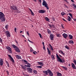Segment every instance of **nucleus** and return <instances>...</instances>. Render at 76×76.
Returning <instances> with one entry per match:
<instances>
[{
    "label": "nucleus",
    "mask_w": 76,
    "mask_h": 76,
    "mask_svg": "<svg viewBox=\"0 0 76 76\" xmlns=\"http://www.w3.org/2000/svg\"><path fill=\"white\" fill-rule=\"evenodd\" d=\"M28 41H29V42H31V43H32L33 44H34V42H32L30 41L29 39H28Z\"/></svg>",
    "instance_id": "43"
},
{
    "label": "nucleus",
    "mask_w": 76,
    "mask_h": 76,
    "mask_svg": "<svg viewBox=\"0 0 76 76\" xmlns=\"http://www.w3.org/2000/svg\"><path fill=\"white\" fill-rule=\"evenodd\" d=\"M43 2L42 3V4L43 6H44L45 7H46L47 9H49V8H48V4L45 0H42Z\"/></svg>",
    "instance_id": "3"
},
{
    "label": "nucleus",
    "mask_w": 76,
    "mask_h": 76,
    "mask_svg": "<svg viewBox=\"0 0 76 76\" xmlns=\"http://www.w3.org/2000/svg\"><path fill=\"white\" fill-rule=\"evenodd\" d=\"M56 56L57 58V61H59L60 62L62 63H64V62L66 61H65L64 59H61L59 57V56H58L57 54H56Z\"/></svg>",
    "instance_id": "2"
},
{
    "label": "nucleus",
    "mask_w": 76,
    "mask_h": 76,
    "mask_svg": "<svg viewBox=\"0 0 76 76\" xmlns=\"http://www.w3.org/2000/svg\"><path fill=\"white\" fill-rule=\"evenodd\" d=\"M6 48L7 50H11V48L10 47L7 46L6 47Z\"/></svg>",
    "instance_id": "32"
},
{
    "label": "nucleus",
    "mask_w": 76,
    "mask_h": 76,
    "mask_svg": "<svg viewBox=\"0 0 76 76\" xmlns=\"http://www.w3.org/2000/svg\"><path fill=\"white\" fill-rule=\"evenodd\" d=\"M69 12H72V10H69Z\"/></svg>",
    "instance_id": "64"
},
{
    "label": "nucleus",
    "mask_w": 76,
    "mask_h": 76,
    "mask_svg": "<svg viewBox=\"0 0 76 76\" xmlns=\"http://www.w3.org/2000/svg\"><path fill=\"white\" fill-rule=\"evenodd\" d=\"M39 35L40 38H42V36H41V34H40V33L39 34Z\"/></svg>",
    "instance_id": "45"
},
{
    "label": "nucleus",
    "mask_w": 76,
    "mask_h": 76,
    "mask_svg": "<svg viewBox=\"0 0 76 76\" xmlns=\"http://www.w3.org/2000/svg\"><path fill=\"white\" fill-rule=\"evenodd\" d=\"M45 12V11L42 10H39V13H44Z\"/></svg>",
    "instance_id": "13"
},
{
    "label": "nucleus",
    "mask_w": 76,
    "mask_h": 76,
    "mask_svg": "<svg viewBox=\"0 0 76 76\" xmlns=\"http://www.w3.org/2000/svg\"><path fill=\"white\" fill-rule=\"evenodd\" d=\"M68 66H69V67H70V64H68Z\"/></svg>",
    "instance_id": "59"
},
{
    "label": "nucleus",
    "mask_w": 76,
    "mask_h": 76,
    "mask_svg": "<svg viewBox=\"0 0 76 76\" xmlns=\"http://www.w3.org/2000/svg\"><path fill=\"white\" fill-rule=\"evenodd\" d=\"M57 75L58 76H61L62 75L61 73L58 72L57 73Z\"/></svg>",
    "instance_id": "27"
},
{
    "label": "nucleus",
    "mask_w": 76,
    "mask_h": 76,
    "mask_svg": "<svg viewBox=\"0 0 76 76\" xmlns=\"http://www.w3.org/2000/svg\"><path fill=\"white\" fill-rule=\"evenodd\" d=\"M12 46L13 48L15 49L16 52H17V53H20V50L17 46H16V45H13Z\"/></svg>",
    "instance_id": "4"
},
{
    "label": "nucleus",
    "mask_w": 76,
    "mask_h": 76,
    "mask_svg": "<svg viewBox=\"0 0 76 76\" xmlns=\"http://www.w3.org/2000/svg\"><path fill=\"white\" fill-rule=\"evenodd\" d=\"M61 15H62V16H63V15H66V14L64 12H61Z\"/></svg>",
    "instance_id": "26"
},
{
    "label": "nucleus",
    "mask_w": 76,
    "mask_h": 76,
    "mask_svg": "<svg viewBox=\"0 0 76 76\" xmlns=\"http://www.w3.org/2000/svg\"><path fill=\"white\" fill-rule=\"evenodd\" d=\"M8 56L9 57H10V58H11L12 61V62H13V63H14V62H15V61H14V60L13 58L12 57V56H10V55H8Z\"/></svg>",
    "instance_id": "14"
},
{
    "label": "nucleus",
    "mask_w": 76,
    "mask_h": 76,
    "mask_svg": "<svg viewBox=\"0 0 76 76\" xmlns=\"http://www.w3.org/2000/svg\"><path fill=\"white\" fill-rule=\"evenodd\" d=\"M4 61H3V59L2 58H1L0 60V66H2L3 64V62Z\"/></svg>",
    "instance_id": "9"
},
{
    "label": "nucleus",
    "mask_w": 76,
    "mask_h": 76,
    "mask_svg": "<svg viewBox=\"0 0 76 76\" xmlns=\"http://www.w3.org/2000/svg\"><path fill=\"white\" fill-rule=\"evenodd\" d=\"M0 42L1 43H2L3 42V41H2V39L1 38H0Z\"/></svg>",
    "instance_id": "40"
},
{
    "label": "nucleus",
    "mask_w": 76,
    "mask_h": 76,
    "mask_svg": "<svg viewBox=\"0 0 76 76\" xmlns=\"http://www.w3.org/2000/svg\"><path fill=\"white\" fill-rule=\"evenodd\" d=\"M4 16V15L3 12H0V20H1V22H5L6 19Z\"/></svg>",
    "instance_id": "1"
},
{
    "label": "nucleus",
    "mask_w": 76,
    "mask_h": 76,
    "mask_svg": "<svg viewBox=\"0 0 76 76\" xmlns=\"http://www.w3.org/2000/svg\"><path fill=\"white\" fill-rule=\"evenodd\" d=\"M29 10H30V12H32V10H31V9H30V8H29Z\"/></svg>",
    "instance_id": "60"
},
{
    "label": "nucleus",
    "mask_w": 76,
    "mask_h": 76,
    "mask_svg": "<svg viewBox=\"0 0 76 76\" xmlns=\"http://www.w3.org/2000/svg\"><path fill=\"white\" fill-rule=\"evenodd\" d=\"M26 64H27V65H26V67H31V64L28 63H26Z\"/></svg>",
    "instance_id": "19"
},
{
    "label": "nucleus",
    "mask_w": 76,
    "mask_h": 76,
    "mask_svg": "<svg viewBox=\"0 0 76 76\" xmlns=\"http://www.w3.org/2000/svg\"><path fill=\"white\" fill-rule=\"evenodd\" d=\"M21 66L23 69H26V65H21Z\"/></svg>",
    "instance_id": "15"
},
{
    "label": "nucleus",
    "mask_w": 76,
    "mask_h": 76,
    "mask_svg": "<svg viewBox=\"0 0 76 76\" xmlns=\"http://www.w3.org/2000/svg\"><path fill=\"white\" fill-rule=\"evenodd\" d=\"M68 20L69 21V22H70V20H71V18H70V17L69 16H68Z\"/></svg>",
    "instance_id": "31"
},
{
    "label": "nucleus",
    "mask_w": 76,
    "mask_h": 76,
    "mask_svg": "<svg viewBox=\"0 0 76 76\" xmlns=\"http://www.w3.org/2000/svg\"><path fill=\"white\" fill-rule=\"evenodd\" d=\"M51 57L53 60H54L55 59V57H54L53 55H51Z\"/></svg>",
    "instance_id": "35"
},
{
    "label": "nucleus",
    "mask_w": 76,
    "mask_h": 76,
    "mask_svg": "<svg viewBox=\"0 0 76 76\" xmlns=\"http://www.w3.org/2000/svg\"><path fill=\"white\" fill-rule=\"evenodd\" d=\"M56 35L57 37H61V34H56Z\"/></svg>",
    "instance_id": "25"
},
{
    "label": "nucleus",
    "mask_w": 76,
    "mask_h": 76,
    "mask_svg": "<svg viewBox=\"0 0 76 76\" xmlns=\"http://www.w3.org/2000/svg\"><path fill=\"white\" fill-rule=\"evenodd\" d=\"M63 20H64V21L65 22H67L65 19H64V18H62Z\"/></svg>",
    "instance_id": "54"
},
{
    "label": "nucleus",
    "mask_w": 76,
    "mask_h": 76,
    "mask_svg": "<svg viewBox=\"0 0 76 76\" xmlns=\"http://www.w3.org/2000/svg\"><path fill=\"white\" fill-rule=\"evenodd\" d=\"M31 15L32 16H34V12L32 11V12H31Z\"/></svg>",
    "instance_id": "41"
},
{
    "label": "nucleus",
    "mask_w": 76,
    "mask_h": 76,
    "mask_svg": "<svg viewBox=\"0 0 76 76\" xmlns=\"http://www.w3.org/2000/svg\"><path fill=\"white\" fill-rule=\"evenodd\" d=\"M48 26H49L50 28H55V27L54 26V25L53 24H52L51 25V24H48Z\"/></svg>",
    "instance_id": "11"
},
{
    "label": "nucleus",
    "mask_w": 76,
    "mask_h": 76,
    "mask_svg": "<svg viewBox=\"0 0 76 76\" xmlns=\"http://www.w3.org/2000/svg\"><path fill=\"white\" fill-rule=\"evenodd\" d=\"M74 20V21H76V18H74L73 19Z\"/></svg>",
    "instance_id": "57"
},
{
    "label": "nucleus",
    "mask_w": 76,
    "mask_h": 76,
    "mask_svg": "<svg viewBox=\"0 0 76 76\" xmlns=\"http://www.w3.org/2000/svg\"><path fill=\"white\" fill-rule=\"evenodd\" d=\"M7 38L8 37H10V33L9 31H6L5 32Z\"/></svg>",
    "instance_id": "7"
},
{
    "label": "nucleus",
    "mask_w": 76,
    "mask_h": 76,
    "mask_svg": "<svg viewBox=\"0 0 76 76\" xmlns=\"http://www.w3.org/2000/svg\"><path fill=\"white\" fill-rule=\"evenodd\" d=\"M49 45L50 46V48H51V49L52 50V51H53V48L52 47V46H51V45L50 44H49Z\"/></svg>",
    "instance_id": "28"
},
{
    "label": "nucleus",
    "mask_w": 76,
    "mask_h": 76,
    "mask_svg": "<svg viewBox=\"0 0 76 76\" xmlns=\"http://www.w3.org/2000/svg\"><path fill=\"white\" fill-rule=\"evenodd\" d=\"M61 26L62 28L64 27V26L63 25V24H61Z\"/></svg>",
    "instance_id": "61"
},
{
    "label": "nucleus",
    "mask_w": 76,
    "mask_h": 76,
    "mask_svg": "<svg viewBox=\"0 0 76 76\" xmlns=\"http://www.w3.org/2000/svg\"><path fill=\"white\" fill-rule=\"evenodd\" d=\"M7 66H8V67H10V66H9V63H8V62H7Z\"/></svg>",
    "instance_id": "52"
},
{
    "label": "nucleus",
    "mask_w": 76,
    "mask_h": 76,
    "mask_svg": "<svg viewBox=\"0 0 76 76\" xmlns=\"http://www.w3.org/2000/svg\"><path fill=\"white\" fill-rule=\"evenodd\" d=\"M45 19L46 20V21H48V22H50V19L48 18V17H45Z\"/></svg>",
    "instance_id": "22"
},
{
    "label": "nucleus",
    "mask_w": 76,
    "mask_h": 76,
    "mask_svg": "<svg viewBox=\"0 0 76 76\" xmlns=\"http://www.w3.org/2000/svg\"><path fill=\"white\" fill-rule=\"evenodd\" d=\"M38 1L39 2H40V3H41V2H42L41 0H38Z\"/></svg>",
    "instance_id": "53"
},
{
    "label": "nucleus",
    "mask_w": 76,
    "mask_h": 76,
    "mask_svg": "<svg viewBox=\"0 0 76 76\" xmlns=\"http://www.w3.org/2000/svg\"><path fill=\"white\" fill-rule=\"evenodd\" d=\"M42 44L43 45V46H44V42H42Z\"/></svg>",
    "instance_id": "58"
},
{
    "label": "nucleus",
    "mask_w": 76,
    "mask_h": 76,
    "mask_svg": "<svg viewBox=\"0 0 76 76\" xmlns=\"http://www.w3.org/2000/svg\"><path fill=\"white\" fill-rule=\"evenodd\" d=\"M38 63H39V65H41V66H43V65H44V64H43V63L42 62H38Z\"/></svg>",
    "instance_id": "24"
},
{
    "label": "nucleus",
    "mask_w": 76,
    "mask_h": 76,
    "mask_svg": "<svg viewBox=\"0 0 76 76\" xmlns=\"http://www.w3.org/2000/svg\"><path fill=\"white\" fill-rule=\"evenodd\" d=\"M33 1H34L35 2H37V0H33Z\"/></svg>",
    "instance_id": "62"
},
{
    "label": "nucleus",
    "mask_w": 76,
    "mask_h": 76,
    "mask_svg": "<svg viewBox=\"0 0 76 76\" xmlns=\"http://www.w3.org/2000/svg\"><path fill=\"white\" fill-rule=\"evenodd\" d=\"M62 35H63V37H64V38H67V36H68L67 34H66L65 33L63 34H62Z\"/></svg>",
    "instance_id": "17"
},
{
    "label": "nucleus",
    "mask_w": 76,
    "mask_h": 76,
    "mask_svg": "<svg viewBox=\"0 0 76 76\" xmlns=\"http://www.w3.org/2000/svg\"><path fill=\"white\" fill-rule=\"evenodd\" d=\"M69 38L70 39H72L73 38V36L70 34L69 35Z\"/></svg>",
    "instance_id": "20"
},
{
    "label": "nucleus",
    "mask_w": 76,
    "mask_h": 76,
    "mask_svg": "<svg viewBox=\"0 0 76 76\" xmlns=\"http://www.w3.org/2000/svg\"><path fill=\"white\" fill-rule=\"evenodd\" d=\"M68 15H69V16H72V14L71 13H68Z\"/></svg>",
    "instance_id": "42"
},
{
    "label": "nucleus",
    "mask_w": 76,
    "mask_h": 76,
    "mask_svg": "<svg viewBox=\"0 0 76 76\" xmlns=\"http://www.w3.org/2000/svg\"><path fill=\"white\" fill-rule=\"evenodd\" d=\"M6 72L7 73V74L8 75H9V71H6Z\"/></svg>",
    "instance_id": "48"
},
{
    "label": "nucleus",
    "mask_w": 76,
    "mask_h": 76,
    "mask_svg": "<svg viewBox=\"0 0 76 76\" xmlns=\"http://www.w3.org/2000/svg\"><path fill=\"white\" fill-rule=\"evenodd\" d=\"M37 53V52H36V51H35V52H33V54H35H35H36V53Z\"/></svg>",
    "instance_id": "46"
},
{
    "label": "nucleus",
    "mask_w": 76,
    "mask_h": 76,
    "mask_svg": "<svg viewBox=\"0 0 76 76\" xmlns=\"http://www.w3.org/2000/svg\"><path fill=\"white\" fill-rule=\"evenodd\" d=\"M59 53H61V54H62V55H63L64 56V53H63V52L61 50H59Z\"/></svg>",
    "instance_id": "30"
},
{
    "label": "nucleus",
    "mask_w": 76,
    "mask_h": 76,
    "mask_svg": "<svg viewBox=\"0 0 76 76\" xmlns=\"http://www.w3.org/2000/svg\"><path fill=\"white\" fill-rule=\"evenodd\" d=\"M37 68H40V69H41V68H42V66H37Z\"/></svg>",
    "instance_id": "37"
},
{
    "label": "nucleus",
    "mask_w": 76,
    "mask_h": 76,
    "mask_svg": "<svg viewBox=\"0 0 76 76\" xmlns=\"http://www.w3.org/2000/svg\"><path fill=\"white\" fill-rule=\"evenodd\" d=\"M8 51L10 53H12V50L11 49L10 50H8Z\"/></svg>",
    "instance_id": "39"
},
{
    "label": "nucleus",
    "mask_w": 76,
    "mask_h": 76,
    "mask_svg": "<svg viewBox=\"0 0 76 76\" xmlns=\"http://www.w3.org/2000/svg\"><path fill=\"white\" fill-rule=\"evenodd\" d=\"M59 57H62V56H61V55H59Z\"/></svg>",
    "instance_id": "63"
},
{
    "label": "nucleus",
    "mask_w": 76,
    "mask_h": 76,
    "mask_svg": "<svg viewBox=\"0 0 76 76\" xmlns=\"http://www.w3.org/2000/svg\"><path fill=\"white\" fill-rule=\"evenodd\" d=\"M23 61L24 62V63H28V61H26L25 60H23Z\"/></svg>",
    "instance_id": "38"
},
{
    "label": "nucleus",
    "mask_w": 76,
    "mask_h": 76,
    "mask_svg": "<svg viewBox=\"0 0 76 76\" xmlns=\"http://www.w3.org/2000/svg\"><path fill=\"white\" fill-rule=\"evenodd\" d=\"M33 51V49H30V51H31V52H32V51Z\"/></svg>",
    "instance_id": "55"
},
{
    "label": "nucleus",
    "mask_w": 76,
    "mask_h": 76,
    "mask_svg": "<svg viewBox=\"0 0 76 76\" xmlns=\"http://www.w3.org/2000/svg\"><path fill=\"white\" fill-rule=\"evenodd\" d=\"M34 73H35V74H37V71L36 70H34L33 71Z\"/></svg>",
    "instance_id": "36"
},
{
    "label": "nucleus",
    "mask_w": 76,
    "mask_h": 76,
    "mask_svg": "<svg viewBox=\"0 0 76 76\" xmlns=\"http://www.w3.org/2000/svg\"><path fill=\"white\" fill-rule=\"evenodd\" d=\"M65 48H66V49H67L68 50H69V47H68L67 45H66V46H65L64 47Z\"/></svg>",
    "instance_id": "33"
},
{
    "label": "nucleus",
    "mask_w": 76,
    "mask_h": 76,
    "mask_svg": "<svg viewBox=\"0 0 76 76\" xmlns=\"http://www.w3.org/2000/svg\"><path fill=\"white\" fill-rule=\"evenodd\" d=\"M47 50H48V53L49 54V55H50L51 54V51L50 50H49V48H47Z\"/></svg>",
    "instance_id": "18"
},
{
    "label": "nucleus",
    "mask_w": 76,
    "mask_h": 76,
    "mask_svg": "<svg viewBox=\"0 0 76 76\" xmlns=\"http://www.w3.org/2000/svg\"><path fill=\"white\" fill-rule=\"evenodd\" d=\"M64 70H67V67H65V68H64Z\"/></svg>",
    "instance_id": "51"
},
{
    "label": "nucleus",
    "mask_w": 76,
    "mask_h": 76,
    "mask_svg": "<svg viewBox=\"0 0 76 76\" xmlns=\"http://www.w3.org/2000/svg\"><path fill=\"white\" fill-rule=\"evenodd\" d=\"M49 45L50 46V48H51V49L52 50V51H53V48L52 47V46H51V45L50 44H49Z\"/></svg>",
    "instance_id": "29"
},
{
    "label": "nucleus",
    "mask_w": 76,
    "mask_h": 76,
    "mask_svg": "<svg viewBox=\"0 0 76 76\" xmlns=\"http://www.w3.org/2000/svg\"><path fill=\"white\" fill-rule=\"evenodd\" d=\"M26 34L27 35H29V34L28 33V31H27Z\"/></svg>",
    "instance_id": "50"
},
{
    "label": "nucleus",
    "mask_w": 76,
    "mask_h": 76,
    "mask_svg": "<svg viewBox=\"0 0 76 76\" xmlns=\"http://www.w3.org/2000/svg\"><path fill=\"white\" fill-rule=\"evenodd\" d=\"M27 70L28 71V72H29V73L32 72V69L31 68H27Z\"/></svg>",
    "instance_id": "8"
},
{
    "label": "nucleus",
    "mask_w": 76,
    "mask_h": 76,
    "mask_svg": "<svg viewBox=\"0 0 76 76\" xmlns=\"http://www.w3.org/2000/svg\"><path fill=\"white\" fill-rule=\"evenodd\" d=\"M14 31L15 32H16V28H14Z\"/></svg>",
    "instance_id": "49"
},
{
    "label": "nucleus",
    "mask_w": 76,
    "mask_h": 76,
    "mask_svg": "<svg viewBox=\"0 0 76 76\" xmlns=\"http://www.w3.org/2000/svg\"><path fill=\"white\" fill-rule=\"evenodd\" d=\"M68 43L69 44H71L72 43V44H74V42L72 40H69V41L68 42Z\"/></svg>",
    "instance_id": "23"
},
{
    "label": "nucleus",
    "mask_w": 76,
    "mask_h": 76,
    "mask_svg": "<svg viewBox=\"0 0 76 76\" xmlns=\"http://www.w3.org/2000/svg\"><path fill=\"white\" fill-rule=\"evenodd\" d=\"M52 19L53 20V21H55V18H54V17H53L52 18Z\"/></svg>",
    "instance_id": "44"
},
{
    "label": "nucleus",
    "mask_w": 76,
    "mask_h": 76,
    "mask_svg": "<svg viewBox=\"0 0 76 76\" xmlns=\"http://www.w3.org/2000/svg\"><path fill=\"white\" fill-rule=\"evenodd\" d=\"M43 48L44 50H45V46H43Z\"/></svg>",
    "instance_id": "47"
},
{
    "label": "nucleus",
    "mask_w": 76,
    "mask_h": 76,
    "mask_svg": "<svg viewBox=\"0 0 76 76\" xmlns=\"http://www.w3.org/2000/svg\"><path fill=\"white\" fill-rule=\"evenodd\" d=\"M15 56L18 59H21V56L20 55H15Z\"/></svg>",
    "instance_id": "16"
},
{
    "label": "nucleus",
    "mask_w": 76,
    "mask_h": 76,
    "mask_svg": "<svg viewBox=\"0 0 76 76\" xmlns=\"http://www.w3.org/2000/svg\"><path fill=\"white\" fill-rule=\"evenodd\" d=\"M71 1L72 2V3H74L75 2L73 0H71Z\"/></svg>",
    "instance_id": "56"
},
{
    "label": "nucleus",
    "mask_w": 76,
    "mask_h": 76,
    "mask_svg": "<svg viewBox=\"0 0 76 76\" xmlns=\"http://www.w3.org/2000/svg\"><path fill=\"white\" fill-rule=\"evenodd\" d=\"M11 10H18V7L16 5H12L11 6Z\"/></svg>",
    "instance_id": "5"
},
{
    "label": "nucleus",
    "mask_w": 76,
    "mask_h": 76,
    "mask_svg": "<svg viewBox=\"0 0 76 76\" xmlns=\"http://www.w3.org/2000/svg\"><path fill=\"white\" fill-rule=\"evenodd\" d=\"M43 73L45 74V75L47 76V75H48V71H43Z\"/></svg>",
    "instance_id": "12"
},
{
    "label": "nucleus",
    "mask_w": 76,
    "mask_h": 76,
    "mask_svg": "<svg viewBox=\"0 0 76 76\" xmlns=\"http://www.w3.org/2000/svg\"><path fill=\"white\" fill-rule=\"evenodd\" d=\"M47 31L48 32V34H51V31L50 30V29H47Z\"/></svg>",
    "instance_id": "21"
},
{
    "label": "nucleus",
    "mask_w": 76,
    "mask_h": 76,
    "mask_svg": "<svg viewBox=\"0 0 76 76\" xmlns=\"http://www.w3.org/2000/svg\"><path fill=\"white\" fill-rule=\"evenodd\" d=\"M54 34H50V40H53V39H54Z\"/></svg>",
    "instance_id": "10"
},
{
    "label": "nucleus",
    "mask_w": 76,
    "mask_h": 76,
    "mask_svg": "<svg viewBox=\"0 0 76 76\" xmlns=\"http://www.w3.org/2000/svg\"><path fill=\"white\" fill-rule=\"evenodd\" d=\"M48 73L49 75V76H53V74L52 72L49 69H47Z\"/></svg>",
    "instance_id": "6"
},
{
    "label": "nucleus",
    "mask_w": 76,
    "mask_h": 76,
    "mask_svg": "<svg viewBox=\"0 0 76 76\" xmlns=\"http://www.w3.org/2000/svg\"><path fill=\"white\" fill-rule=\"evenodd\" d=\"M8 26H9L8 25H7L5 26V28L6 29H8Z\"/></svg>",
    "instance_id": "34"
}]
</instances>
